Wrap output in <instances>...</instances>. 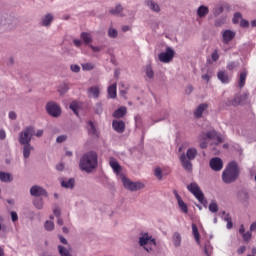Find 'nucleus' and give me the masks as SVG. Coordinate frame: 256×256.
Returning a JSON list of instances; mask_svg holds the SVG:
<instances>
[{"label":"nucleus","mask_w":256,"mask_h":256,"mask_svg":"<svg viewBox=\"0 0 256 256\" xmlns=\"http://www.w3.org/2000/svg\"><path fill=\"white\" fill-rule=\"evenodd\" d=\"M202 79H204V81H207V83H209L211 76H209V74H203Z\"/></svg>","instance_id":"4d7b16f0"},{"label":"nucleus","mask_w":256,"mask_h":256,"mask_svg":"<svg viewBox=\"0 0 256 256\" xmlns=\"http://www.w3.org/2000/svg\"><path fill=\"white\" fill-rule=\"evenodd\" d=\"M217 77H218L219 81H221V83L227 84L230 81L229 75L225 71H219L217 74Z\"/></svg>","instance_id":"aec40b11"},{"label":"nucleus","mask_w":256,"mask_h":256,"mask_svg":"<svg viewBox=\"0 0 256 256\" xmlns=\"http://www.w3.org/2000/svg\"><path fill=\"white\" fill-rule=\"evenodd\" d=\"M212 61H219V50H214L211 54Z\"/></svg>","instance_id":"37998d69"},{"label":"nucleus","mask_w":256,"mask_h":256,"mask_svg":"<svg viewBox=\"0 0 256 256\" xmlns=\"http://www.w3.org/2000/svg\"><path fill=\"white\" fill-rule=\"evenodd\" d=\"M34 205L36 209H43V199H35Z\"/></svg>","instance_id":"58836bf2"},{"label":"nucleus","mask_w":256,"mask_h":256,"mask_svg":"<svg viewBox=\"0 0 256 256\" xmlns=\"http://www.w3.org/2000/svg\"><path fill=\"white\" fill-rule=\"evenodd\" d=\"M70 109L75 113V115H79V113L77 112V109H79V103H77V101H73L70 104Z\"/></svg>","instance_id":"c9c22d12"},{"label":"nucleus","mask_w":256,"mask_h":256,"mask_svg":"<svg viewBox=\"0 0 256 256\" xmlns=\"http://www.w3.org/2000/svg\"><path fill=\"white\" fill-rule=\"evenodd\" d=\"M9 119H17V114L13 111L9 112Z\"/></svg>","instance_id":"6e6d98bb"},{"label":"nucleus","mask_w":256,"mask_h":256,"mask_svg":"<svg viewBox=\"0 0 256 256\" xmlns=\"http://www.w3.org/2000/svg\"><path fill=\"white\" fill-rule=\"evenodd\" d=\"M173 243L175 247H181V234L174 233L173 235Z\"/></svg>","instance_id":"7c9ffc66"},{"label":"nucleus","mask_w":256,"mask_h":256,"mask_svg":"<svg viewBox=\"0 0 256 256\" xmlns=\"http://www.w3.org/2000/svg\"><path fill=\"white\" fill-rule=\"evenodd\" d=\"M235 67H237V65L235 64V62H230L227 65V69L228 71H233V69H235Z\"/></svg>","instance_id":"8fccbe9b"},{"label":"nucleus","mask_w":256,"mask_h":256,"mask_svg":"<svg viewBox=\"0 0 256 256\" xmlns=\"http://www.w3.org/2000/svg\"><path fill=\"white\" fill-rule=\"evenodd\" d=\"M245 251H247V247L241 246V247L238 249L237 253H238L239 255H243V253H245Z\"/></svg>","instance_id":"603ef678"},{"label":"nucleus","mask_w":256,"mask_h":256,"mask_svg":"<svg viewBox=\"0 0 256 256\" xmlns=\"http://www.w3.org/2000/svg\"><path fill=\"white\" fill-rule=\"evenodd\" d=\"M207 107H209V106H208L207 104H205V103L200 104V105L196 108V110L194 111L195 117H197V119L203 117V113H205Z\"/></svg>","instance_id":"dca6fc26"},{"label":"nucleus","mask_w":256,"mask_h":256,"mask_svg":"<svg viewBox=\"0 0 256 256\" xmlns=\"http://www.w3.org/2000/svg\"><path fill=\"white\" fill-rule=\"evenodd\" d=\"M212 171H221L223 169V160L219 157H214L209 162Z\"/></svg>","instance_id":"f8f14e48"},{"label":"nucleus","mask_w":256,"mask_h":256,"mask_svg":"<svg viewBox=\"0 0 256 256\" xmlns=\"http://www.w3.org/2000/svg\"><path fill=\"white\" fill-rule=\"evenodd\" d=\"M239 233H240V235L245 234V226L243 224L240 226Z\"/></svg>","instance_id":"052dcab7"},{"label":"nucleus","mask_w":256,"mask_h":256,"mask_svg":"<svg viewBox=\"0 0 256 256\" xmlns=\"http://www.w3.org/2000/svg\"><path fill=\"white\" fill-rule=\"evenodd\" d=\"M81 39L84 41V43L86 45H89V43H91V41H93V39L91 38V34H89L87 32H83L81 34Z\"/></svg>","instance_id":"2f4dec72"},{"label":"nucleus","mask_w":256,"mask_h":256,"mask_svg":"<svg viewBox=\"0 0 256 256\" xmlns=\"http://www.w3.org/2000/svg\"><path fill=\"white\" fill-rule=\"evenodd\" d=\"M125 115H127V107H125V106L118 108L113 113V117H115L116 119H121L122 117H125Z\"/></svg>","instance_id":"a211bd4d"},{"label":"nucleus","mask_w":256,"mask_h":256,"mask_svg":"<svg viewBox=\"0 0 256 256\" xmlns=\"http://www.w3.org/2000/svg\"><path fill=\"white\" fill-rule=\"evenodd\" d=\"M109 99H117V83H114L108 87L107 90Z\"/></svg>","instance_id":"f3484780"},{"label":"nucleus","mask_w":256,"mask_h":256,"mask_svg":"<svg viewBox=\"0 0 256 256\" xmlns=\"http://www.w3.org/2000/svg\"><path fill=\"white\" fill-rule=\"evenodd\" d=\"M243 236V241H245V243H249L251 241V237L252 234L251 232H245Z\"/></svg>","instance_id":"ea45409f"},{"label":"nucleus","mask_w":256,"mask_h":256,"mask_svg":"<svg viewBox=\"0 0 256 256\" xmlns=\"http://www.w3.org/2000/svg\"><path fill=\"white\" fill-rule=\"evenodd\" d=\"M131 29L129 26H122V31L125 33Z\"/></svg>","instance_id":"774afa93"},{"label":"nucleus","mask_w":256,"mask_h":256,"mask_svg":"<svg viewBox=\"0 0 256 256\" xmlns=\"http://www.w3.org/2000/svg\"><path fill=\"white\" fill-rule=\"evenodd\" d=\"M146 75H147V77H149V79H153L155 74H154L153 69L151 68V66H148L146 68Z\"/></svg>","instance_id":"79ce46f5"},{"label":"nucleus","mask_w":256,"mask_h":256,"mask_svg":"<svg viewBox=\"0 0 256 256\" xmlns=\"http://www.w3.org/2000/svg\"><path fill=\"white\" fill-rule=\"evenodd\" d=\"M61 186L65 189H73V187H75V179L70 178L69 180H63Z\"/></svg>","instance_id":"4be33fe9"},{"label":"nucleus","mask_w":256,"mask_h":256,"mask_svg":"<svg viewBox=\"0 0 256 256\" xmlns=\"http://www.w3.org/2000/svg\"><path fill=\"white\" fill-rule=\"evenodd\" d=\"M224 221L227 222V229H233V221L231 215L227 214L225 211L222 212Z\"/></svg>","instance_id":"b1692460"},{"label":"nucleus","mask_w":256,"mask_h":256,"mask_svg":"<svg viewBox=\"0 0 256 256\" xmlns=\"http://www.w3.org/2000/svg\"><path fill=\"white\" fill-rule=\"evenodd\" d=\"M188 191L196 197V199L201 203L202 205H205L207 203V200L205 199V195L201 191V188H199V185L197 183H191L187 186Z\"/></svg>","instance_id":"423d86ee"},{"label":"nucleus","mask_w":256,"mask_h":256,"mask_svg":"<svg viewBox=\"0 0 256 256\" xmlns=\"http://www.w3.org/2000/svg\"><path fill=\"white\" fill-rule=\"evenodd\" d=\"M87 130L88 134L92 135V137H99V134L97 133V128H95V124H93V121H88Z\"/></svg>","instance_id":"6ab92c4d"},{"label":"nucleus","mask_w":256,"mask_h":256,"mask_svg":"<svg viewBox=\"0 0 256 256\" xmlns=\"http://www.w3.org/2000/svg\"><path fill=\"white\" fill-rule=\"evenodd\" d=\"M198 152H197V148H188L186 151V154L183 153L180 156V161L182 164V167L186 170V171H192L193 169V164L191 163L192 161H194L195 157H197Z\"/></svg>","instance_id":"20e7f679"},{"label":"nucleus","mask_w":256,"mask_h":256,"mask_svg":"<svg viewBox=\"0 0 256 256\" xmlns=\"http://www.w3.org/2000/svg\"><path fill=\"white\" fill-rule=\"evenodd\" d=\"M110 167L113 169L114 173H121V165L115 159L110 160Z\"/></svg>","instance_id":"a878e982"},{"label":"nucleus","mask_w":256,"mask_h":256,"mask_svg":"<svg viewBox=\"0 0 256 256\" xmlns=\"http://www.w3.org/2000/svg\"><path fill=\"white\" fill-rule=\"evenodd\" d=\"M33 135H35V127L28 126L26 127L19 136V143L20 145H24L23 148V155L24 159H29V156L31 155V151H33V146H31V139L33 138Z\"/></svg>","instance_id":"f257e3e1"},{"label":"nucleus","mask_w":256,"mask_h":256,"mask_svg":"<svg viewBox=\"0 0 256 256\" xmlns=\"http://www.w3.org/2000/svg\"><path fill=\"white\" fill-rule=\"evenodd\" d=\"M186 93H188V95H189V93H193V86H188L186 88Z\"/></svg>","instance_id":"69168bd1"},{"label":"nucleus","mask_w":256,"mask_h":256,"mask_svg":"<svg viewBox=\"0 0 256 256\" xmlns=\"http://www.w3.org/2000/svg\"><path fill=\"white\" fill-rule=\"evenodd\" d=\"M71 71H73V73H79V71H81V67H79V65L77 64H73L70 66Z\"/></svg>","instance_id":"49530a36"},{"label":"nucleus","mask_w":256,"mask_h":256,"mask_svg":"<svg viewBox=\"0 0 256 256\" xmlns=\"http://www.w3.org/2000/svg\"><path fill=\"white\" fill-rule=\"evenodd\" d=\"M154 175L157 179H163V172L161 171V168H156L154 170Z\"/></svg>","instance_id":"a19ab883"},{"label":"nucleus","mask_w":256,"mask_h":256,"mask_svg":"<svg viewBox=\"0 0 256 256\" xmlns=\"http://www.w3.org/2000/svg\"><path fill=\"white\" fill-rule=\"evenodd\" d=\"M7 138V133H5V130L1 129L0 130V141H5Z\"/></svg>","instance_id":"09e8293b"},{"label":"nucleus","mask_w":256,"mask_h":256,"mask_svg":"<svg viewBox=\"0 0 256 256\" xmlns=\"http://www.w3.org/2000/svg\"><path fill=\"white\" fill-rule=\"evenodd\" d=\"M250 231H256V221L251 224Z\"/></svg>","instance_id":"0e129e2a"},{"label":"nucleus","mask_w":256,"mask_h":256,"mask_svg":"<svg viewBox=\"0 0 256 256\" xmlns=\"http://www.w3.org/2000/svg\"><path fill=\"white\" fill-rule=\"evenodd\" d=\"M121 181L125 187V189H129V191H139V189H143L145 186L141 182H133L129 180V178L124 175L121 176Z\"/></svg>","instance_id":"6e6552de"},{"label":"nucleus","mask_w":256,"mask_h":256,"mask_svg":"<svg viewBox=\"0 0 256 256\" xmlns=\"http://www.w3.org/2000/svg\"><path fill=\"white\" fill-rule=\"evenodd\" d=\"M56 169H57V171H63V169H65V166L63 165V163H60V164L56 165Z\"/></svg>","instance_id":"13d9d810"},{"label":"nucleus","mask_w":256,"mask_h":256,"mask_svg":"<svg viewBox=\"0 0 256 256\" xmlns=\"http://www.w3.org/2000/svg\"><path fill=\"white\" fill-rule=\"evenodd\" d=\"M0 181L3 183H11L13 176L10 173L0 172Z\"/></svg>","instance_id":"412c9836"},{"label":"nucleus","mask_w":256,"mask_h":256,"mask_svg":"<svg viewBox=\"0 0 256 256\" xmlns=\"http://www.w3.org/2000/svg\"><path fill=\"white\" fill-rule=\"evenodd\" d=\"M240 26H242V27H249V21H247V20H241L240 21Z\"/></svg>","instance_id":"5fc2aeb1"},{"label":"nucleus","mask_w":256,"mask_h":256,"mask_svg":"<svg viewBox=\"0 0 256 256\" xmlns=\"http://www.w3.org/2000/svg\"><path fill=\"white\" fill-rule=\"evenodd\" d=\"M246 80H247V71L243 70L240 73V78H239V82H238L240 89H243V87H245Z\"/></svg>","instance_id":"393cba45"},{"label":"nucleus","mask_w":256,"mask_h":256,"mask_svg":"<svg viewBox=\"0 0 256 256\" xmlns=\"http://www.w3.org/2000/svg\"><path fill=\"white\" fill-rule=\"evenodd\" d=\"M60 242L63 243V245H67V239L63 236H59Z\"/></svg>","instance_id":"e2e57ef3"},{"label":"nucleus","mask_w":256,"mask_h":256,"mask_svg":"<svg viewBox=\"0 0 256 256\" xmlns=\"http://www.w3.org/2000/svg\"><path fill=\"white\" fill-rule=\"evenodd\" d=\"M35 135L36 137H43V130H38Z\"/></svg>","instance_id":"338daca9"},{"label":"nucleus","mask_w":256,"mask_h":256,"mask_svg":"<svg viewBox=\"0 0 256 256\" xmlns=\"http://www.w3.org/2000/svg\"><path fill=\"white\" fill-rule=\"evenodd\" d=\"M147 5H148V7H150V9L152 11H155L156 13H159V11H160L159 4L155 3V1L149 0L147 2Z\"/></svg>","instance_id":"c756f323"},{"label":"nucleus","mask_w":256,"mask_h":256,"mask_svg":"<svg viewBox=\"0 0 256 256\" xmlns=\"http://www.w3.org/2000/svg\"><path fill=\"white\" fill-rule=\"evenodd\" d=\"M123 11V7L121 5H117L115 9L110 10L111 15H119Z\"/></svg>","instance_id":"f704fd0d"},{"label":"nucleus","mask_w":256,"mask_h":256,"mask_svg":"<svg viewBox=\"0 0 256 256\" xmlns=\"http://www.w3.org/2000/svg\"><path fill=\"white\" fill-rule=\"evenodd\" d=\"M53 22V14H47L43 19H42V25L44 27H49L51 23Z\"/></svg>","instance_id":"cd10ccee"},{"label":"nucleus","mask_w":256,"mask_h":256,"mask_svg":"<svg viewBox=\"0 0 256 256\" xmlns=\"http://www.w3.org/2000/svg\"><path fill=\"white\" fill-rule=\"evenodd\" d=\"M235 31L233 30H225L222 33V41L223 43H225L226 45L231 43V41H233L235 39Z\"/></svg>","instance_id":"ddd939ff"},{"label":"nucleus","mask_w":256,"mask_h":256,"mask_svg":"<svg viewBox=\"0 0 256 256\" xmlns=\"http://www.w3.org/2000/svg\"><path fill=\"white\" fill-rule=\"evenodd\" d=\"M209 211L211 213H217V211H219V205H217V202H212L209 205Z\"/></svg>","instance_id":"72a5a7b5"},{"label":"nucleus","mask_w":256,"mask_h":256,"mask_svg":"<svg viewBox=\"0 0 256 256\" xmlns=\"http://www.w3.org/2000/svg\"><path fill=\"white\" fill-rule=\"evenodd\" d=\"M96 113H103V107L101 106V104H97Z\"/></svg>","instance_id":"bf43d9fd"},{"label":"nucleus","mask_w":256,"mask_h":256,"mask_svg":"<svg viewBox=\"0 0 256 256\" xmlns=\"http://www.w3.org/2000/svg\"><path fill=\"white\" fill-rule=\"evenodd\" d=\"M56 141L57 143H63L64 141H67V135L58 136Z\"/></svg>","instance_id":"de8ad7c7"},{"label":"nucleus","mask_w":256,"mask_h":256,"mask_svg":"<svg viewBox=\"0 0 256 256\" xmlns=\"http://www.w3.org/2000/svg\"><path fill=\"white\" fill-rule=\"evenodd\" d=\"M197 15L199 17H206L207 15H209V7L207 6H200L197 10Z\"/></svg>","instance_id":"5701e85b"},{"label":"nucleus","mask_w":256,"mask_h":256,"mask_svg":"<svg viewBox=\"0 0 256 256\" xmlns=\"http://www.w3.org/2000/svg\"><path fill=\"white\" fill-rule=\"evenodd\" d=\"M46 111L52 117H59V115H61V107H59L55 102H49L46 105Z\"/></svg>","instance_id":"9d476101"},{"label":"nucleus","mask_w":256,"mask_h":256,"mask_svg":"<svg viewBox=\"0 0 256 256\" xmlns=\"http://www.w3.org/2000/svg\"><path fill=\"white\" fill-rule=\"evenodd\" d=\"M89 95H92V97H94V99H97V97H99V87L94 86V87H90L88 90Z\"/></svg>","instance_id":"c85d7f7f"},{"label":"nucleus","mask_w":256,"mask_h":256,"mask_svg":"<svg viewBox=\"0 0 256 256\" xmlns=\"http://www.w3.org/2000/svg\"><path fill=\"white\" fill-rule=\"evenodd\" d=\"M83 71H91L93 69V64L85 63L82 64Z\"/></svg>","instance_id":"a18cd8bd"},{"label":"nucleus","mask_w":256,"mask_h":256,"mask_svg":"<svg viewBox=\"0 0 256 256\" xmlns=\"http://www.w3.org/2000/svg\"><path fill=\"white\" fill-rule=\"evenodd\" d=\"M108 35L112 39H115L119 35V32H117V30H115L114 28H110L108 31Z\"/></svg>","instance_id":"4c0bfd02"},{"label":"nucleus","mask_w":256,"mask_h":256,"mask_svg":"<svg viewBox=\"0 0 256 256\" xmlns=\"http://www.w3.org/2000/svg\"><path fill=\"white\" fill-rule=\"evenodd\" d=\"M112 127L116 133H125V122L122 120H113Z\"/></svg>","instance_id":"2eb2a0df"},{"label":"nucleus","mask_w":256,"mask_h":256,"mask_svg":"<svg viewBox=\"0 0 256 256\" xmlns=\"http://www.w3.org/2000/svg\"><path fill=\"white\" fill-rule=\"evenodd\" d=\"M192 233H193L196 243L199 245L201 243V241H200L201 236L199 235V229L197 228V225H195V224H192Z\"/></svg>","instance_id":"bb28decb"},{"label":"nucleus","mask_w":256,"mask_h":256,"mask_svg":"<svg viewBox=\"0 0 256 256\" xmlns=\"http://www.w3.org/2000/svg\"><path fill=\"white\" fill-rule=\"evenodd\" d=\"M98 156L95 151H90L85 153L81 159L79 167L82 171L86 173H91L94 169H97Z\"/></svg>","instance_id":"f03ea898"},{"label":"nucleus","mask_w":256,"mask_h":256,"mask_svg":"<svg viewBox=\"0 0 256 256\" xmlns=\"http://www.w3.org/2000/svg\"><path fill=\"white\" fill-rule=\"evenodd\" d=\"M139 245L140 247H144L145 251L149 253V251H152L153 247L157 244L154 238L145 233L139 238Z\"/></svg>","instance_id":"0eeeda50"},{"label":"nucleus","mask_w":256,"mask_h":256,"mask_svg":"<svg viewBox=\"0 0 256 256\" xmlns=\"http://www.w3.org/2000/svg\"><path fill=\"white\" fill-rule=\"evenodd\" d=\"M53 213H54L55 217H61V209L55 208L53 210Z\"/></svg>","instance_id":"864d4df0"},{"label":"nucleus","mask_w":256,"mask_h":256,"mask_svg":"<svg viewBox=\"0 0 256 256\" xmlns=\"http://www.w3.org/2000/svg\"><path fill=\"white\" fill-rule=\"evenodd\" d=\"M55 229V224L52 221L45 222V230L46 231H53Z\"/></svg>","instance_id":"e433bc0d"},{"label":"nucleus","mask_w":256,"mask_h":256,"mask_svg":"<svg viewBox=\"0 0 256 256\" xmlns=\"http://www.w3.org/2000/svg\"><path fill=\"white\" fill-rule=\"evenodd\" d=\"M30 195H32V197H41L43 195H47V191H45L41 186H32L30 189Z\"/></svg>","instance_id":"4468645a"},{"label":"nucleus","mask_w":256,"mask_h":256,"mask_svg":"<svg viewBox=\"0 0 256 256\" xmlns=\"http://www.w3.org/2000/svg\"><path fill=\"white\" fill-rule=\"evenodd\" d=\"M73 43L76 47H81V40L75 39Z\"/></svg>","instance_id":"680f3d73"},{"label":"nucleus","mask_w":256,"mask_h":256,"mask_svg":"<svg viewBox=\"0 0 256 256\" xmlns=\"http://www.w3.org/2000/svg\"><path fill=\"white\" fill-rule=\"evenodd\" d=\"M199 140L202 141L200 143V149H207V140L215 141V145H219V143L223 141V137H221V134L217 133V131L212 130L206 133H202L199 136Z\"/></svg>","instance_id":"39448f33"},{"label":"nucleus","mask_w":256,"mask_h":256,"mask_svg":"<svg viewBox=\"0 0 256 256\" xmlns=\"http://www.w3.org/2000/svg\"><path fill=\"white\" fill-rule=\"evenodd\" d=\"M11 219L13 223H15V221H18L19 216L17 215V212H11Z\"/></svg>","instance_id":"3c124183"},{"label":"nucleus","mask_w":256,"mask_h":256,"mask_svg":"<svg viewBox=\"0 0 256 256\" xmlns=\"http://www.w3.org/2000/svg\"><path fill=\"white\" fill-rule=\"evenodd\" d=\"M240 19H241V13L236 12V13L234 14V17H233L232 21H233V23H234L235 25H237V23H239V20H240Z\"/></svg>","instance_id":"c03bdc74"},{"label":"nucleus","mask_w":256,"mask_h":256,"mask_svg":"<svg viewBox=\"0 0 256 256\" xmlns=\"http://www.w3.org/2000/svg\"><path fill=\"white\" fill-rule=\"evenodd\" d=\"M174 57L175 51L171 49V47H167L166 52H162L158 55V59L161 61V63H171Z\"/></svg>","instance_id":"1a4fd4ad"},{"label":"nucleus","mask_w":256,"mask_h":256,"mask_svg":"<svg viewBox=\"0 0 256 256\" xmlns=\"http://www.w3.org/2000/svg\"><path fill=\"white\" fill-rule=\"evenodd\" d=\"M173 194L175 196V199L177 200L178 207L182 211V213H189V207H187V204L183 201L181 195H179V192H177V190H173Z\"/></svg>","instance_id":"9b49d317"},{"label":"nucleus","mask_w":256,"mask_h":256,"mask_svg":"<svg viewBox=\"0 0 256 256\" xmlns=\"http://www.w3.org/2000/svg\"><path fill=\"white\" fill-rule=\"evenodd\" d=\"M239 175H240L239 165L237 164V162L232 161L228 163L225 170L223 171L222 180L226 184L235 183V181L239 179Z\"/></svg>","instance_id":"7ed1b4c3"},{"label":"nucleus","mask_w":256,"mask_h":256,"mask_svg":"<svg viewBox=\"0 0 256 256\" xmlns=\"http://www.w3.org/2000/svg\"><path fill=\"white\" fill-rule=\"evenodd\" d=\"M58 251L60 256H72L71 253L67 250V248L63 247L62 245L58 246Z\"/></svg>","instance_id":"473e14b6"}]
</instances>
